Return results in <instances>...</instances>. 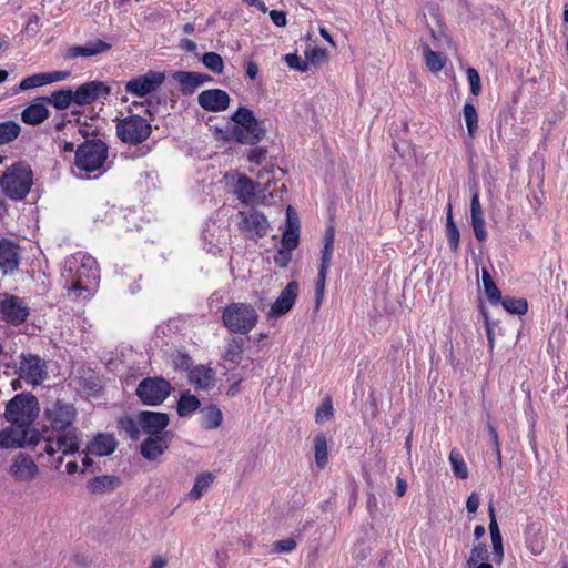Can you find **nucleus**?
<instances>
[{"instance_id": "11", "label": "nucleus", "mask_w": 568, "mask_h": 568, "mask_svg": "<svg viewBox=\"0 0 568 568\" xmlns=\"http://www.w3.org/2000/svg\"><path fill=\"white\" fill-rule=\"evenodd\" d=\"M165 75L159 71H149L125 83V91L134 97L144 98L156 91L164 82Z\"/></svg>"}, {"instance_id": "15", "label": "nucleus", "mask_w": 568, "mask_h": 568, "mask_svg": "<svg viewBox=\"0 0 568 568\" xmlns=\"http://www.w3.org/2000/svg\"><path fill=\"white\" fill-rule=\"evenodd\" d=\"M9 474L16 481H32L39 474L33 458L26 454H18L11 460Z\"/></svg>"}, {"instance_id": "10", "label": "nucleus", "mask_w": 568, "mask_h": 568, "mask_svg": "<svg viewBox=\"0 0 568 568\" xmlns=\"http://www.w3.org/2000/svg\"><path fill=\"white\" fill-rule=\"evenodd\" d=\"M19 377L32 385L41 384L48 376L47 364L38 355L21 354L18 366Z\"/></svg>"}, {"instance_id": "59", "label": "nucleus", "mask_w": 568, "mask_h": 568, "mask_svg": "<svg viewBox=\"0 0 568 568\" xmlns=\"http://www.w3.org/2000/svg\"><path fill=\"white\" fill-rule=\"evenodd\" d=\"M45 82L47 84L58 82L65 80L70 77L69 71H52V72H44Z\"/></svg>"}, {"instance_id": "27", "label": "nucleus", "mask_w": 568, "mask_h": 568, "mask_svg": "<svg viewBox=\"0 0 568 568\" xmlns=\"http://www.w3.org/2000/svg\"><path fill=\"white\" fill-rule=\"evenodd\" d=\"M260 187L258 183H255L247 176H240L234 193L236 197L244 204H253L256 200V191Z\"/></svg>"}, {"instance_id": "49", "label": "nucleus", "mask_w": 568, "mask_h": 568, "mask_svg": "<svg viewBox=\"0 0 568 568\" xmlns=\"http://www.w3.org/2000/svg\"><path fill=\"white\" fill-rule=\"evenodd\" d=\"M467 79L470 85V91L474 95H478L481 91V82L479 73L474 68L467 69Z\"/></svg>"}, {"instance_id": "26", "label": "nucleus", "mask_w": 568, "mask_h": 568, "mask_svg": "<svg viewBox=\"0 0 568 568\" xmlns=\"http://www.w3.org/2000/svg\"><path fill=\"white\" fill-rule=\"evenodd\" d=\"M49 118V110L44 104V98L39 99L27 106L21 113V120L30 125H38Z\"/></svg>"}, {"instance_id": "61", "label": "nucleus", "mask_w": 568, "mask_h": 568, "mask_svg": "<svg viewBox=\"0 0 568 568\" xmlns=\"http://www.w3.org/2000/svg\"><path fill=\"white\" fill-rule=\"evenodd\" d=\"M270 18L276 27H285L286 26V14L284 11L271 10Z\"/></svg>"}, {"instance_id": "4", "label": "nucleus", "mask_w": 568, "mask_h": 568, "mask_svg": "<svg viewBox=\"0 0 568 568\" xmlns=\"http://www.w3.org/2000/svg\"><path fill=\"white\" fill-rule=\"evenodd\" d=\"M108 159V145L102 140L85 141L75 151L74 169L75 174L81 178H89L91 173L104 171Z\"/></svg>"}, {"instance_id": "3", "label": "nucleus", "mask_w": 568, "mask_h": 568, "mask_svg": "<svg viewBox=\"0 0 568 568\" xmlns=\"http://www.w3.org/2000/svg\"><path fill=\"white\" fill-rule=\"evenodd\" d=\"M32 185L33 172L31 166L23 161L12 163L0 176V189L12 201L24 200Z\"/></svg>"}, {"instance_id": "28", "label": "nucleus", "mask_w": 568, "mask_h": 568, "mask_svg": "<svg viewBox=\"0 0 568 568\" xmlns=\"http://www.w3.org/2000/svg\"><path fill=\"white\" fill-rule=\"evenodd\" d=\"M223 419L221 409L215 405H210L201 410V425L205 429H216Z\"/></svg>"}, {"instance_id": "51", "label": "nucleus", "mask_w": 568, "mask_h": 568, "mask_svg": "<svg viewBox=\"0 0 568 568\" xmlns=\"http://www.w3.org/2000/svg\"><path fill=\"white\" fill-rule=\"evenodd\" d=\"M471 226L474 229L475 237L478 241H485L487 239L486 222L484 216L471 219Z\"/></svg>"}, {"instance_id": "24", "label": "nucleus", "mask_w": 568, "mask_h": 568, "mask_svg": "<svg viewBox=\"0 0 568 568\" xmlns=\"http://www.w3.org/2000/svg\"><path fill=\"white\" fill-rule=\"evenodd\" d=\"M19 266V254L16 245L6 240H0V268L4 273L13 272Z\"/></svg>"}, {"instance_id": "12", "label": "nucleus", "mask_w": 568, "mask_h": 568, "mask_svg": "<svg viewBox=\"0 0 568 568\" xmlns=\"http://www.w3.org/2000/svg\"><path fill=\"white\" fill-rule=\"evenodd\" d=\"M0 314L4 322L18 326L28 318L29 307L21 297L7 295L0 303Z\"/></svg>"}, {"instance_id": "23", "label": "nucleus", "mask_w": 568, "mask_h": 568, "mask_svg": "<svg viewBox=\"0 0 568 568\" xmlns=\"http://www.w3.org/2000/svg\"><path fill=\"white\" fill-rule=\"evenodd\" d=\"M174 79L180 83L183 93H193L199 87L212 80L207 74L200 72L178 71Z\"/></svg>"}, {"instance_id": "30", "label": "nucleus", "mask_w": 568, "mask_h": 568, "mask_svg": "<svg viewBox=\"0 0 568 568\" xmlns=\"http://www.w3.org/2000/svg\"><path fill=\"white\" fill-rule=\"evenodd\" d=\"M200 405V399L195 395H192L190 392H184L178 402L176 410L179 416L187 417L197 410Z\"/></svg>"}, {"instance_id": "20", "label": "nucleus", "mask_w": 568, "mask_h": 568, "mask_svg": "<svg viewBox=\"0 0 568 568\" xmlns=\"http://www.w3.org/2000/svg\"><path fill=\"white\" fill-rule=\"evenodd\" d=\"M169 422V415L165 413L144 410L139 414L142 430L151 436L162 435Z\"/></svg>"}, {"instance_id": "17", "label": "nucleus", "mask_w": 568, "mask_h": 568, "mask_svg": "<svg viewBox=\"0 0 568 568\" xmlns=\"http://www.w3.org/2000/svg\"><path fill=\"white\" fill-rule=\"evenodd\" d=\"M230 95L221 89H207L197 97V103L206 111L221 112L229 108Z\"/></svg>"}, {"instance_id": "42", "label": "nucleus", "mask_w": 568, "mask_h": 568, "mask_svg": "<svg viewBox=\"0 0 568 568\" xmlns=\"http://www.w3.org/2000/svg\"><path fill=\"white\" fill-rule=\"evenodd\" d=\"M202 63L214 73H222L224 70V62L222 57L216 52H206L202 57Z\"/></svg>"}, {"instance_id": "2", "label": "nucleus", "mask_w": 568, "mask_h": 568, "mask_svg": "<svg viewBox=\"0 0 568 568\" xmlns=\"http://www.w3.org/2000/svg\"><path fill=\"white\" fill-rule=\"evenodd\" d=\"M61 277L68 297L88 300L93 295L100 278L97 261L78 252L65 258Z\"/></svg>"}, {"instance_id": "14", "label": "nucleus", "mask_w": 568, "mask_h": 568, "mask_svg": "<svg viewBox=\"0 0 568 568\" xmlns=\"http://www.w3.org/2000/svg\"><path fill=\"white\" fill-rule=\"evenodd\" d=\"M240 229L250 239L263 237L268 231V221L256 210L240 212Z\"/></svg>"}, {"instance_id": "36", "label": "nucleus", "mask_w": 568, "mask_h": 568, "mask_svg": "<svg viewBox=\"0 0 568 568\" xmlns=\"http://www.w3.org/2000/svg\"><path fill=\"white\" fill-rule=\"evenodd\" d=\"M463 115L466 122L468 135L474 138L478 129V114L473 103L466 102L463 109Z\"/></svg>"}, {"instance_id": "57", "label": "nucleus", "mask_w": 568, "mask_h": 568, "mask_svg": "<svg viewBox=\"0 0 568 568\" xmlns=\"http://www.w3.org/2000/svg\"><path fill=\"white\" fill-rule=\"evenodd\" d=\"M274 548L278 554L291 552L296 548V541L293 538L278 540L274 544Z\"/></svg>"}, {"instance_id": "33", "label": "nucleus", "mask_w": 568, "mask_h": 568, "mask_svg": "<svg viewBox=\"0 0 568 568\" xmlns=\"http://www.w3.org/2000/svg\"><path fill=\"white\" fill-rule=\"evenodd\" d=\"M213 480L214 476L211 473H203L199 475L195 478L193 487L187 494V497L192 500H199L212 485Z\"/></svg>"}, {"instance_id": "47", "label": "nucleus", "mask_w": 568, "mask_h": 568, "mask_svg": "<svg viewBox=\"0 0 568 568\" xmlns=\"http://www.w3.org/2000/svg\"><path fill=\"white\" fill-rule=\"evenodd\" d=\"M286 64L294 70L305 72L308 69V63L295 53H288L284 57Z\"/></svg>"}, {"instance_id": "62", "label": "nucleus", "mask_w": 568, "mask_h": 568, "mask_svg": "<svg viewBox=\"0 0 568 568\" xmlns=\"http://www.w3.org/2000/svg\"><path fill=\"white\" fill-rule=\"evenodd\" d=\"M479 507V496L471 493L466 500V508L470 514H475Z\"/></svg>"}, {"instance_id": "13", "label": "nucleus", "mask_w": 568, "mask_h": 568, "mask_svg": "<svg viewBox=\"0 0 568 568\" xmlns=\"http://www.w3.org/2000/svg\"><path fill=\"white\" fill-rule=\"evenodd\" d=\"M30 426L11 424L7 428L0 430V448H17L31 444L36 446L38 435H32L28 438Z\"/></svg>"}, {"instance_id": "22", "label": "nucleus", "mask_w": 568, "mask_h": 568, "mask_svg": "<svg viewBox=\"0 0 568 568\" xmlns=\"http://www.w3.org/2000/svg\"><path fill=\"white\" fill-rule=\"evenodd\" d=\"M116 445L118 443L112 435L98 434L88 443L87 454L99 457L109 456L115 450Z\"/></svg>"}, {"instance_id": "9", "label": "nucleus", "mask_w": 568, "mask_h": 568, "mask_svg": "<svg viewBox=\"0 0 568 568\" xmlns=\"http://www.w3.org/2000/svg\"><path fill=\"white\" fill-rule=\"evenodd\" d=\"M171 385L162 377L144 378L136 388V395L144 405L158 406L170 395Z\"/></svg>"}, {"instance_id": "53", "label": "nucleus", "mask_w": 568, "mask_h": 568, "mask_svg": "<svg viewBox=\"0 0 568 568\" xmlns=\"http://www.w3.org/2000/svg\"><path fill=\"white\" fill-rule=\"evenodd\" d=\"M292 232H300V220L294 209L288 205L286 209V230Z\"/></svg>"}, {"instance_id": "29", "label": "nucleus", "mask_w": 568, "mask_h": 568, "mask_svg": "<svg viewBox=\"0 0 568 568\" xmlns=\"http://www.w3.org/2000/svg\"><path fill=\"white\" fill-rule=\"evenodd\" d=\"M44 100L55 109L64 110L69 108L71 103H74L73 90L68 88L54 91L49 98H44Z\"/></svg>"}, {"instance_id": "38", "label": "nucleus", "mask_w": 568, "mask_h": 568, "mask_svg": "<svg viewBox=\"0 0 568 568\" xmlns=\"http://www.w3.org/2000/svg\"><path fill=\"white\" fill-rule=\"evenodd\" d=\"M483 286L485 290V294L487 300L491 304H497L501 298V293L498 287L495 285L489 272L487 270H483Z\"/></svg>"}, {"instance_id": "7", "label": "nucleus", "mask_w": 568, "mask_h": 568, "mask_svg": "<svg viewBox=\"0 0 568 568\" xmlns=\"http://www.w3.org/2000/svg\"><path fill=\"white\" fill-rule=\"evenodd\" d=\"M39 413V403L31 393H21L10 399L4 417L10 424L31 426Z\"/></svg>"}, {"instance_id": "63", "label": "nucleus", "mask_w": 568, "mask_h": 568, "mask_svg": "<svg viewBox=\"0 0 568 568\" xmlns=\"http://www.w3.org/2000/svg\"><path fill=\"white\" fill-rule=\"evenodd\" d=\"M291 260V252L286 248H281L274 257V261L280 266H285L287 262Z\"/></svg>"}, {"instance_id": "34", "label": "nucleus", "mask_w": 568, "mask_h": 568, "mask_svg": "<svg viewBox=\"0 0 568 568\" xmlns=\"http://www.w3.org/2000/svg\"><path fill=\"white\" fill-rule=\"evenodd\" d=\"M334 239H335L334 229L331 227V229L326 230L325 235H324V245L321 251L320 270L328 271V268H329L331 260H332V255H333Z\"/></svg>"}, {"instance_id": "54", "label": "nucleus", "mask_w": 568, "mask_h": 568, "mask_svg": "<svg viewBox=\"0 0 568 568\" xmlns=\"http://www.w3.org/2000/svg\"><path fill=\"white\" fill-rule=\"evenodd\" d=\"M282 245L292 252L298 245V232L285 231L282 237Z\"/></svg>"}, {"instance_id": "6", "label": "nucleus", "mask_w": 568, "mask_h": 568, "mask_svg": "<svg viewBox=\"0 0 568 568\" xmlns=\"http://www.w3.org/2000/svg\"><path fill=\"white\" fill-rule=\"evenodd\" d=\"M257 318L256 310L248 303H231L222 313L224 326L235 334L250 333L255 327Z\"/></svg>"}, {"instance_id": "46", "label": "nucleus", "mask_w": 568, "mask_h": 568, "mask_svg": "<svg viewBox=\"0 0 568 568\" xmlns=\"http://www.w3.org/2000/svg\"><path fill=\"white\" fill-rule=\"evenodd\" d=\"M327 270H318V276H317V282H316V287H315V293H316V300H315V303H316V307L318 308L322 301H323V297H324V288H325V282H326V276H327Z\"/></svg>"}, {"instance_id": "8", "label": "nucleus", "mask_w": 568, "mask_h": 568, "mask_svg": "<svg viewBox=\"0 0 568 568\" xmlns=\"http://www.w3.org/2000/svg\"><path fill=\"white\" fill-rule=\"evenodd\" d=\"M152 133L150 122L140 115H129L116 123V136L126 144L136 145Z\"/></svg>"}, {"instance_id": "60", "label": "nucleus", "mask_w": 568, "mask_h": 568, "mask_svg": "<svg viewBox=\"0 0 568 568\" xmlns=\"http://www.w3.org/2000/svg\"><path fill=\"white\" fill-rule=\"evenodd\" d=\"M488 515H489L488 528H489L490 537L501 535L498 524H497L496 514H495V509H494L493 505H489Z\"/></svg>"}, {"instance_id": "58", "label": "nucleus", "mask_w": 568, "mask_h": 568, "mask_svg": "<svg viewBox=\"0 0 568 568\" xmlns=\"http://www.w3.org/2000/svg\"><path fill=\"white\" fill-rule=\"evenodd\" d=\"M484 216L479 202V195L475 192L470 201V219Z\"/></svg>"}, {"instance_id": "37", "label": "nucleus", "mask_w": 568, "mask_h": 568, "mask_svg": "<svg viewBox=\"0 0 568 568\" xmlns=\"http://www.w3.org/2000/svg\"><path fill=\"white\" fill-rule=\"evenodd\" d=\"M503 307L510 314L523 315L527 312V302L523 298L504 296L499 300Z\"/></svg>"}, {"instance_id": "56", "label": "nucleus", "mask_w": 568, "mask_h": 568, "mask_svg": "<svg viewBox=\"0 0 568 568\" xmlns=\"http://www.w3.org/2000/svg\"><path fill=\"white\" fill-rule=\"evenodd\" d=\"M488 433H489V437H490V439L493 442V445H494V453L496 455L498 465L500 466L501 465L500 443H499V439H498L497 430H496V428L491 424H488Z\"/></svg>"}, {"instance_id": "5", "label": "nucleus", "mask_w": 568, "mask_h": 568, "mask_svg": "<svg viewBox=\"0 0 568 568\" xmlns=\"http://www.w3.org/2000/svg\"><path fill=\"white\" fill-rule=\"evenodd\" d=\"M232 121L236 123L232 130V138L240 143L254 145L265 135L263 124L245 106H240L233 113Z\"/></svg>"}, {"instance_id": "45", "label": "nucleus", "mask_w": 568, "mask_h": 568, "mask_svg": "<svg viewBox=\"0 0 568 568\" xmlns=\"http://www.w3.org/2000/svg\"><path fill=\"white\" fill-rule=\"evenodd\" d=\"M334 408L331 398H326L323 404L316 409L315 420L321 424L329 420L333 417Z\"/></svg>"}, {"instance_id": "31", "label": "nucleus", "mask_w": 568, "mask_h": 568, "mask_svg": "<svg viewBox=\"0 0 568 568\" xmlns=\"http://www.w3.org/2000/svg\"><path fill=\"white\" fill-rule=\"evenodd\" d=\"M244 339L232 337L227 339L224 352V359L233 364H239L243 357Z\"/></svg>"}, {"instance_id": "40", "label": "nucleus", "mask_w": 568, "mask_h": 568, "mask_svg": "<svg viewBox=\"0 0 568 568\" xmlns=\"http://www.w3.org/2000/svg\"><path fill=\"white\" fill-rule=\"evenodd\" d=\"M488 559V549L485 544H478L473 547L470 556L465 564V568H471L480 562H486Z\"/></svg>"}, {"instance_id": "32", "label": "nucleus", "mask_w": 568, "mask_h": 568, "mask_svg": "<svg viewBox=\"0 0 568 568\" xmlns=\"http://www.w3.org/2000/svg\"><path fill=\"white\" fill-rule=\"evenodd\" d=\"M315 463L318 468H324L328 463L327 440L324 433H317L314 437Z\"/></svg>"}, {"instance_id": "19", "label": "nucleus", "mask_w": 568, "mask_h": 568, "mask_svg": "<svg viewBox=\"0 0 568 568\" xmlns=\"http://www.w3.org/2000/svg\"><path fill=\"white\" fill-rule=\"evenodd\" d=\"M171 439L170 432H164L162 435H149L141 444V455L148 460L158 459L168 449Z\"/></svg>"}, {"instance_id": "1", "label": "nucleus", "mask_w": 568, "mask_h": 568, "mask_svg": "<svg viewBox=\"0 0 568 568\" xmlns=\"http://www.w3.org/2000/svg\"><path fill=\"white\" fill-rule=\"evenodd\" d=\"M77 409L71 404L57 400L44 409L45 425L38 434L36 447L39 455L43 453L52 458V466L59 470L64 457L73 456L80 450L81 432L73 426Z\"/></svg>"}, {"instance_id": "64", "label": "nucleus", "mask_w": 568, "mask_h": 568, "mask_svg": "<svg viewBox=\"0 0 568 568\" xmlns=\"http://www.w3.org/2000/svg\"><path fill=\"white\" fill-rule=\"evenodd\" d=\"M245 72H246V75L251 80H254L257 77V74H258V67H257V64L255 62H253V61L246 62Z\"/></svg>"}, {"instance_id": "48", "label": "nucleus", "mask_w": 568, "mask_h": 568, "mask_svg": "<svg viewBox=\"0 0 568 568\" xmlns=\"http://www.w3.org/2000/svg\"><path fill=\"white\" fill-rule=\"evenodd\" d=\"M113 478L108 476L95 477L90 483V488L93 493H101L106 488H112Z\"/></svg>"}, {"instance_id": "50", "label": "nucleus", "mask_w": 568, "mask_h": 568, "mask_svg": "<svg viewBox=\"0 0 568 568\" xmlns=\"http://www.w3.org/2000/svg\"><path fill=\"white\" fill-rule=\"evenodd\" d=\"M267 156V149L263 146H256L250 150L247 159L251 163L261 165L265 162Z\"/></svg>"}, {"instance_id": "52", "label": "nucleus", "mask_w": 568, "mask_h": 568, "mask_svg": "<svg viewBox=\"0 0 568 568\" xmlns=\"http://www.w3.org/2000/svg\"><path fill=\"white\" fill-rule=\"evenodd\" d=\"M446 236L450 250L456 252L459 246V231L456 224H452L449 227H446Z\"/></svg>"}, {"instance_id": "43", "label": "nucleus", "mask_w": 568, "mask_h": 568, "mask_svg": "<svg viewBox=\"0 0 568 568\" xmlns=\"http://www.w3.org/2000/svg\"><path fill=\"white\" fill-rule=\"evenodd\" d=\"M119 425L121 429H123L131 439H139L140 430L142 429L139 424V420L136 422L131 417H124L119 420Z\"/></svg>"}, {"instance_id": "18", "label": "nucleus", "mask_w": 568, "mask_h": 568, "mask_svg": "<svg viewBox=\"0 0 568 568\" xmlns=\"http://www.w3.org/2000/svg\"><path fill=\"white\" fill-rule=\"evenodd\" d=\"M298 293V284L296 282H290L285 288L281 292L280 296L272 304L268 317L277 318L286 314L294 305Z\"/></svg>"}, {"instance_id": "21", "label": "nucleus", "mask_w": 568, "mask_h": 568, "mask_svg": "<svg viewBox=\"0 0 568 568\" xmlns=\"http://www.w3.org/2000/svg\"><path fill=\"white\" fill-rule=\"evenodd\" d=\"M190 384L200 390H207L215 385V372L205 365H199L189 373Z\"/></svg>"}, {"instance_id": "16", "label": "nucleus", "mask_w": 568, "mask_h": 568, "mask_svg": "<svg viewBox=\"0 0 568 568\" xmlns=\"http://www.w3.org/2000/svg\"><path fill=\"white\" fill-rule=\"evenodd\" d=\"M109 94L110 88L104 82L98 80L89 81L73 91L74 104L79 106L88 105Z\"/></svg>"}, {"instance_id": "25", "label": "nucleus", "mask_w": 568, "mask_h": 568, "mask_svg": "<svg viewBox=\"0 0 568 568\" xmlns=\"http://www.w3.org/2000/svg\"><path fill=\"white\" fill-rule=\"evenodd\" d=\"M110 49V44L98 39L92 42H88L84 45L70 47L65 51V58L74 59L78 57H93L99 53L105 52Z\"/></svg>"}, {"instance_id": "41", "label": "nucleus", "mask_w": 568, "mask_h": 568, "mask_svg": "<svg viewBox=\"0 0 568 568\" xmlns=\"http://www.w3.org/2000/svg\"><path fill=\"white\" fill-rule=\"evenodd\" d=\"M424 57L426 65L430 71L437 72L444 68L445 63L442 54L430 50L428 45L424 47Z\"/></svg>"}, {"instance_id": "35", "label": "nucleus", "mask_w": 568, "mask_h": 568, "mask_svg": "<svg viewBox=\"0 0 568 568\" xmlns=\"http://www.w3.org/2000/svg\"><path fill=\"white\" fill-rule=\"evenodd\" d=\"M21 128L14 121H4L0 123V145L7 144L18 138Z\"/></svg>"}, {"instance_id": "39", "label": "nucleus", "mask_w": 568, "mask_h": 568, "mask_svg": "<svg viewBox=\"0 0 568 568\" xmlns=\"http://www.w3.org/2000/svg\"><path fill=\"white\" fill-rule=\"evenodd\" d=\"M449 463L452 465L453 473L456 477L466 479L468 477V469L462 454L453 449L449 454Z\"/></svg>"}, {"instance_id": "55", "label": "nucleus", "mask_w": 568, "mask_h": 568, "mask_svg": "<svg viewBox=\"0 0 568 568\" xmlns=\"http://www.w3.org/2000/svg\"><path fill=\"white\" fill-rule=\"evenodd\" d=\"M491 547H493V554L495 561L500 564L504 558V546H503V538L501 535L499 536H491Z\"/></svg>"}, {"instance_id": "44", "label": "nucleus", "mask_w": 568, "mask_h": 568, "mask_svg": "<svg viewBox=\"0 0 568 568\" xmlns=\"http://www.w3.org/2000/svg\"><path fill=\"white\" fill-rule=\"evenodd\" d=\"M45 84H47V82H45L44 72L36 73V74H32L30 77L22 79V81L19 84V89L21 91H26V90L42 87Z\"/></svg>"}]
</instances>
